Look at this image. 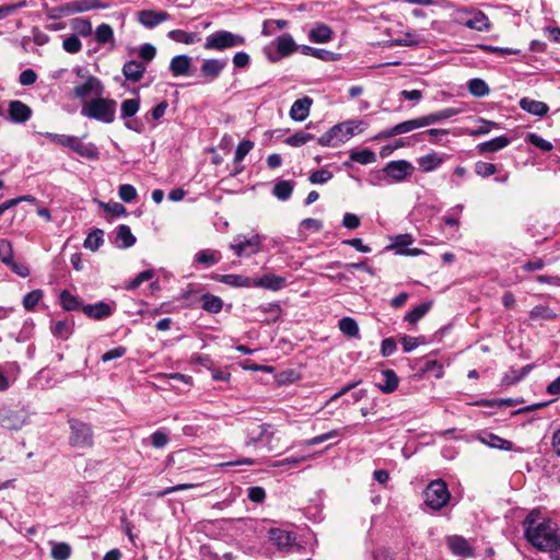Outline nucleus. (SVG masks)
<instances>
[{
    "mask_svg": "<svg viewBox=\"0 0 560 560\" xmlns=\"http://www.w3.org/2000/svg\"><path fill=\"white\" fill-rule=\"evenodd\" d=\"M122 74L131 82H138L145 72V65L138 60H129L122 67Z\"/></svg>",
    "mask_w": 560,
    "mask_h": 560,
    "instance_id": "nucleus-25",
    "label": "nucleus"
},
{
    "mask_svg": "<svg viewBox=\"0 0 560 560\" xmlns=\"http://www.w3.org/2000/svg\"><path fill=\"white\" fill-rule=\"evenodd\" d=\"M533 370V364H527L520 370L511 369L503 377L505 385H512L523 380Z\"/></svg>",
    "mask_w": 560,
    "mask_h": 560,
    "instance_id": "nucleus-40",
    "label": "nucleus"
},
{
    "mask_svg": "<svg viewBox=\"0 0 560 560\" xmlns=\"http://www.w3.org/2000/svg\"><path fill=\"white\" fill-rule=\"evenodd\" d=\"M340 435V430H331L327 433H324V434H320V435H316L310 440H306L303 442V445L305 446H314V445H318L325 441H328L332 438H337Z\"/></svg>",
    "mask_w": 560,
    "mask_h": 560,
    "instance_id": "nucleus-58",
    "label": "nucleus"
},
{
    "mask_svg": "<svg viewBox=\"0 0 560 560\" xmlns=\"http://www.w3.org/2000/svg\"><path fill=\"white\" fill-rule=\"evenodd\" d=\"M350 159L362 165H368L376 161V154L370 149H363L360 151H351Z\"/></svg>",
    "mask_w": 560,
    "mask_h": 560,
    "instance_id": "nucleus-42",
    "label": "nucleus"
},
{
    "mask_svg": "<svg viewBox=\"0 0 560 560\" xmlns=\"http://www.w3.org/2000/svg\"><path fill=\"white\" fill-rule=\"evenodd\" d=\"M202 308L209 313L217 314L223 307V301L213 294L206 293L201 296Z\"/></svg>",
    "mask_w": 560,
    "mask_h": 560,
    "instance_id": "nucleus-38",
    "label": "nucleus"
},
{
    "mask_svg": "<svg viewBox=\"0 0 560 560\" xmlns=\"http://www.w3.org/2000/svg\"><path fill=\"white\" fill-rule=\"evenodd\" d=\"M270 540L279 548V549H288L292 547L295 542V535L291 532L283 530L280 528H272L269 530Z\"/></svg>",
    "mask_w": 560,
    "mask_h": 560,
    "instance_id": "nucleus-19",
    "label": "nucleus"
},
{
    "mask_svg": "<svg viewBox=\"0 0 560 560\" xmlns=\"http://www.w3.org/2000/svg\"><path fill=\"white\" fill-rule=\"evenodd\" d=\"M431 306V302L421 303L408 312L404 319L410 324H416L430 311Z\"/></svg>",
    "mask_w": 560,
    "mask_h": 560,
    "instance_id": "nucleus-39",
    "label": "nucleus"
},
{
    "mask_svg": "<svg viewBox=\"0 0 560 560\" xmlns=\"http://www.w3.org/2000/svg\"><path fill=\"white\" fill-rule=\"evenodd\" d=\"M276 50L273 51L272 46H266L264 52L269 61L277 62L280 59L292 55L296 49L298 45L290 34H282L275 39Z\"/></svg>",
    "mask_w": 560,
    "mask_h": 560,
    "instance_id": "nucleus-6",
    "label": "nucleus"
},
{
    "mask_svg": "<svg viewBox=\"0 0 560 560\" xmlns=\"http://www.w3.org/2000/svg\"><path fill=\"white\" fill-rule=\"evenodd\" d=\"M104 92L103 83L96 77H89L83 83L78 84L73 89V94L81 100L86 98L89 95L94 94L101 96Z\"/></svg>",
    "mask_w": 560,
    "mask_h": 560,
    "instance_id": "nucleus-11",
    "label": "nucleus"
},
{
    "mask_svg": "<svg viewBox=\"0 0 560 560\" xmlns=\"http://www.w3.org/2000/svg\"><path fill=\"white\" fill-rule=\"evenodd\" d=\"M246 445H253L258 442L269 444L273 436L272 427L267 423L252 422L246 427Z\"/></svg>",
    "mask_w": 560,
    "mask_h": 560,
    "instance_id": "nucleus-9",
    "label": "nucleus"
},
{
    "mask_svg": "<svg viewBox=\"0 0 560 560\" xmlns=\"http://www.w3.org/2000/svg\"><path fill=\"white\" fill-rule=\"evenodd\" d=\"M60 303L66 311H77L81 306L79 299L67 290L60 293Z\"/></svg>",
    "mask_w": 560,
    "mask_h": 560,
    "instance_id": "nucleus-50",
    "label": "nucleus"
},
{
    "mask_svg": "<svg viewBox=\"0 0 560 560\" xmlns=\"http://www.w3.org/2000/svg\"><path fill=\"white\" fill-rule=\"evenodd\" d=\"M95 39L98 44H107L114 42V31L109 24L103 23L95 30Z\"/></svg>",
    "mask_w": 560,
    "mask_h": 560,
    "instance_id": "nucleus-45",
    "label": "nucleus"
},
{
    "mask_svg": "<svg viewBox=\"0 0 560 560\" xmlns=\"http://www.w3.org/2000/svg\"><path fill=\"white\" fill-rule=\"evenodd\" d=\"M334 35L332 30L326 24H316L308 32V39L312 43L325 44L331 40Z\"/></svg>",
    "mask_w": 560,
    "mask_h": 560,
    "instance_id": "nucleus-27",
    "label": "nucleus"
},
{
    "mask_svg": "<svg viewBox=\"0 0 560 560\" xmlns=\"http://www.w3.org/2000/svg\"><path fill=\"white\" fill-rule=\"evenodd\" d=\"M70 25L72 30L82 37H88L92 34V24L88 19H72Z\"/></svg>",
    "mask_w": 560,
    "mask_h": 560,
    "instance_id": "nucleus-44",
    "label": "nucleus"
},
{
    "mask_svg": "<svg viewBox=\"0 0 560 560\" xmlns=\"http://www.w3.org/2000/svg\"><path fill=\"white\" fill-rule=\"evenodd\" d=\"M524 536L535 549L549 553L551 559L560 560V534L558 524L532 511L523 522Z\"/></svg>",
    "mask_w": 560,
    "mask_h": 560,
    "instance_id": "nucleus-1",
    "label": "nucleus"
},
{
    "mask_svg": "<svg viewBox=\"0 0 560 560\" xmlns=\"http://www.w3.org/2000/svg\"><path fill=\"white\" fill-rule=\"evenodd\" d=\"M221 258L222 255L219 250L207 248L196 253L194 261L205 267H211L217 265Z\"/></svg>",
    "mask_w": 560,
    "mask_h": 560,
    "instance_id": "nucleus-29",
    "label": "nucleus"
},
{
    "mask_svg": "<svg viewBox=\"0 0 560 560\" xmlns=\"http://www.w3.org/2000/svg\"><path fill=\"white\" fill-rule=\"evenodd\" d=\"M332 178V173L328 170H318L310 175L312 184H325Z\"/></svg>",
    "mask_w": 560,
    "mask_h": 560,
    "instance_id": "nucleus-63",
    "label": "nucleus"
},
{
    "mask_svg": "<svg viewBox=\"0 0 560 560\" xmlns=\"http://www.w3.org/2000/svg\"><path fill=\"white\" fill-rule=\"evenodd\" d=\"M422 127H427L423 116L397 124L394 126V131L402 135Z\"/></svg>",
    "mask_w": 560,
    "mask_h": 560,
    "instance_id": "nucleus-36",
    "label": "nucleus"
},
{
    "mask_svg": "<svg viewBox=\"0 0 560 560\" xmlns=\"http://www.w3.org/2000/svg\"><path fill=\"white\" fill-rule=\"evenodd\" d=\"M463 210V205H456L446 211V213L441 218V221L447 226L458 229Z\"/></svg>",
    "mask_w": 560,
    "mask_h": 560,
    "instance_id": "nucleus-34",
    "label": "nucleus"
},
{
    "mask_svg": "<svg viewBox=\"0 0 560 560\" xmlns=\"http://www.w3.org/2000/svg\"><path fill=\"white\" fill-rule=\"evenodd\" d=\"M9 118L15 124H23L32 116V109L21 101H11L8 108Z\"/></svg>",
    "mask_w": 560,
    "mask_h": 560,
    "instance_id": "nucleus-15",
    "label": "nucleus"
},
{
    "mask_svg": "<svg viewBox=\"0 0 560 560\" xmlns=\"http://www.w3.org/2000/svg\"><path fill=\"white\" fill-rule=\"evenodd\" d=\"M136 237L128 225L121 224L116 231V244L118 248H129L135 245Z\"/></svg>",
    "mask_w": 560,
    "mask_h": 560,
    "instance_id": "nucleus-30",
    "label": "nucleus"
},
{
    "mask_svg": "<svg viewBox=\"0 0 560 560\" xmlns=\"http://www.w3.org/2000/svg\"><path fill=\"white\" fill-rule=\"evenodd\" d=\"M312 100L308 96L296 100L290 108V117L295 121H303L310 115Z\"/></svg>",
    "mask_w": 560,
    "mask_h": 560,
    "instance_id": "nucleus-23",
    "label": "nucleus"
},
{
    "mask_svg": "<svg viewBox=\"0 0 560 560\" xmlns=\"http://www.w3.org/2000/svg\"><path fill=\"white\" fill-rule=\"evenodd\" d=\"M69 143L70 144L68 145V148L78 153L80 156L91 161H96L100 159V151L94 143H85L75 136L71 137Z\"/></svg>",
    "mask_w": 560,
    "mask_h": 560,
    "instance_id": "nucleus-12",
    "label": "nucleus"
},
{
    "mask_svg": "<svg viewBox=\"0 0 560 560\" xmlns=\"http://www.w3.org/2000/svg\"><path fill=\"white\" fill-rule=\"evenodd\" d=\"M459 113L456 108H444L442 110H439L436 113H432L429 115L423 116L425 125L430 126L436 122H440L442 120H446Z\"/></svg>",
    "mask_w": 560,
    "mask_h": 560,
    "instance_id": "nucleus-37",
    "label": "nucleus"
},
{
    "mask_svg": "<svg viewBox=\"0 0 560 560\" xmlns=\"http://www.w3.org/2000/svg\"><path fill=\"white\" fill-rule=\"evenodd\" d=\"M420 44V38L415 33H406L404 37L393 39L392 45L394 46H406L412 47Z\"/></svg>",
    "mask_w": 560,
    "mask_h": 560,
    "instance_id": "nucleus-60",
    "label": "nucleus"
},
{
    "mask_svg": "<svg viewBox=\"0 0 560 560\" xmlns=\"http://www.w3.org/2000/svg\"><path fill=\"white\" fill-rule=\"evenodd\" d=\"M37 80V74L33 69H25L20 73L19 82L23 86H30Z\"/></svg>",
    "mask_w": 560,
    "mask_h": 560,
    "instance_id": "nucleus-64",
    "label": "nucleus"
},
{
    "mask_svg": "<svg viewBox=\"0 0 560 560\" xmlns=\"http://www.w3.org/2000/svg\"><path fill=\"white\" fill-rule=\"evenodd\" d=\"M444 162V156L436 152L422 155L418 159V165L421 172L429 173L438 170Z\"/></svg>",
    "mask_w": 560,
    "mask_h": 560,
    "instance_id": "nucleus-24",
    "label": "nucleus"
},
{
    "mask_svg": "<svg viewBox=\"0 0 560 560\" xmlns=\"http://www.w3.org/2000/svg\"><path fill=\"white\" fill-rule=\"evenodd\" d=\"M0 422L4 429L16 431L24 425L25 420L19 412L8 411L1 417Z\"/></svg>",
    "mask_w": 560,
    "mask_h": 560,
    "instance_id": "nucleus-32",
    "label": "nucleus"
},
{
    "mask_svg": "<svg viewBox=\"0 0 560 560\" xmlns=\"http://www.w3.org/2000/svg\"><path fill=\"white\" fill-rule=\"evenodd\" d=\"M412 243H413V238L411 235L400 234L394 238V241L390 245V248L395 249L396 254H399V255L417 256L421 253L419 249L408 248Z\"/></svg>",
    "mask_w": 560,
    "mask_h": 560,
    "instance_id": "nucleus-21",
    "label": "nucleus"
},
{
    "mask_svg": "<svg viewBox=\"0 0 560 560\" xmlns=\"http://www.w3.org/2000/svg\"><path fill=\"white\" fill-rule=\"evenodd\" d=\"M253 148H254L253 141H250V140L241 141L236 147L234 161L236 163L242 162Z\"/></svg>",
    "mask_w": 560,
    "mask_h": 560,
    "instance_id": "nucleus-56",
    "label": "nucleus"
},
{
    "mask_svg": "<svg viewBox=\"0 0 560 560\" xmlns=\"http://www.w3.org/2000/svg\"><path fill=\"white\" fill-rule=\"evenodd\" d=\"M45 12H46L47 18L50 19V20H58V19H61L63 16L71 15L69 2L62 3V4L57 5V7H51V8L46 5L45 7Z\"/></svg>",
    "mask_w": 560,
    "mask_h": 560,
    "instance_id": "nucleus-48",
    "label": "nucleus"
},
{
    "mask_svg": "<svg viewBox=\"0 0 560 560\" xmlns=\"http://www.w3.org/2000/svg\"><path fill=\"white\" fill-rule=\"evenodd\" d=\"M73 332L72 320H58L51 326V334L62 340H67Z\"/></svg>",
    "mask_w": 560,
    "mask_h": 560,
    "instance_id": "nucleus-35",
    "label": "nucleus"
},
{
    "mask_svg": "<svg viewBox=\"0 0 560 560\" xmlns=\"http://www.w3.org/2000/svg\"><path fill=\"white\" fill-rule=\"evenodd\" d=\"M398 376L393 370L382 371V378L376 383L377 388L385 393L390 394L398 387Z\"/></svg>",
    "mask_w": 560,
    "mask_h": 560,
    "instance_id": "nucleus-28",
    "label": "nucleus"
},
{
    "mask_svg": "<svg viewBox=\"0 0 560 560\" xmlns=\"http://www.w3.org/2000/svg\"><path fill=\"white\" fill-rule=\"evenodd\" d=\"M245 38L240 34H234L230 31L220 30L206 37L203 44L207 50H224L233 47L245 45Z\"/></svg>",
    "mask_w": 560,
    "mask_h": 560,
    "instance_id": "nucleus-4",
    "label": "nucleus"
},
{
    "mask_svg": "<svg viewBox=\"0 0 560 560\" xmlns=\"http://www.w3.org/2000/svg\"><path fill=\"white\" fill-rule=\"evenodd\" d=\"M104 232L100 229H95L92 231L84 241V247L91 250H97L100 246L103 244Z\"/></svg>",
    "mask_w": 560,
    "mask_h": 560,
    "instance_id": "nucleus-49",
    "label": "nucleus"
},
{
    "mask_svg": "<svg viewBox=\"0 0 560 560\" xmlns=\"http://www.w3.org/2000/svg\"><path fill=\"white\" fill-rule=\"evenodd\" d=\"M13 256L11 242L8 240H0V261L8 266L13 260Z\"/></svg>",
    "mask_w": 560,
    "mask_h": 560,
    "instance_id": "nucleus-55",
    "label": "nucleus"
},
{
    "mask_svg": "<svg viewBox=\"0 0 560 560\" xmlns=\"http://www.w3.org/2000/svg\"><path fill=\"white\" fill-rule=\"evenodd\" d=\"M116 107V101L97 96L82 106L81 115L90 119L110 124L115 120Z\"/></svg>",
    "mask_w": 560,
    "mask_h": 560,
    "instance_id": "nucleus-3",
    "label": "nucleus"
},
{
    "mask_svg": "<svg viewBox=\"0 0 560 560\" xmlns=\"http://www.w3.org/2000/svg\"><path fill=\"white\" fill-rule=\"evenodd\" d=\"M192 63L188 55H177L170 62V71L174 77L188 75Z\"/></svg>",
    "mask_w": 560,
    "mask_h": 560,
    "instance_id": "nucleus-22",
    "label": "nucleus"
},
{
    "mask_svg": "<svg viewBox=\"0 0 560 560\" xmlns=\"http://www.w3.org/2000/svg\"><path fill=\"white\" fill-rule=\"evenodd\" d=\"M82 311L88 317L100 320L109 317L114 308L106 302H97L84 305Z\"/></svg>",
    "mask_w": 560,
    "mask_h": 560,
    "instance_id": "nucleus-17",
    "label": "nucleus"
},
{
    "mask_svg": "<svg viewBox=\"0 0 560 560\" xmlns=\"http://www.w3.org/2000/svg\"><path fill=\"white\" fill-rule=\"evenodd\" d=\"M167 37L176 43L186 45L195 44L201 39L197 33H188L183 30H172L167 33Z\"/></svg>",
    "mask_w": 560,
    "mask_h": 560,
    "instance_id": "nucleus-33",
    "label": "nucleus"
},
{
    "mask_svg": "<svg viewBox=\"0 0 560 560\" xmlns=\"http://www.w3.org/2000/svg\"><path fill=\"white\" fill-rule=\"evenodd\" d=\"M529 316L532 319H552L555 318L553 312L544 305H537L535 306L530 313Z\"/></svg>",
    "mask_w": 560,
    "mask_h": 560,
    "instance_id": "nucleus-59",
    "label": "nucleus"
},
{
    "mask_svg": "<svg viewBox=\"0 0 560 560\" xmlns=\"http://www.w3.org/2000/svg\"><path fill=\"white\" fill-rule=\"evenodd\" d=\"M43 291L39 290V289H36V290H33L31 292H28L24 298H23V306L26 311H33L35 308V306L38 304V302L42 300L43 298Z\"/></svg>",
    "mask_w": 560,
    "mask_h": 560,
    "instance_id": "nucleus-54",
    "label": "nucleus"
},
{
    "mask_svg": "<svg viewBox=\"0 0 560 560\" xmlns=\"http://www.w3.org/2000/svg\"><path fill=\"white\" fill-rule=\"evenodd\" d=\"M219 282L233 288H250L254 287V278L242 276V275H217L213 277Z\"/></svg>",
    "mask_w": 560,
    "mask_h": 560,
    "instance_id": "nucleus-18",
    "label": "nucleus"
},
{
    "mask_svg": "<svg viewBox=\"0 0 560 560\" xmlns=\"http://www.w3.org/2000/svg\"><path fill=\"white\" fill-rule=\"evenodd\" d=\"M170 18L171 15L166 11L142 10L137 13L138 22L147 28H153Z\"/></svg>",
    "mask_w": 560,
    "mask_h": 560,
    "instance_id": "nucleus-13",
    "label": "nucleus"
},
{
    "mask_svg": "<svg viewBox=\"0 0 560 560\" xmlns=\"http://www.w3.org/2000/svg\"><path fill=\"white\" fill-rule=\"evenodd\" d=\"M446 545L454 556L468 558L474 556L472 547L468 540L459 535H452L446 537Z\"/></svg>",
    "mask_w": 560,
    "mask_h": 560,
    "instance_id": "nucleus-14",
    "label": "nucleus"
},
{
    "mask_svg": "<svg viewBox=\"0 0 560 560\" xmlns=\"http://www.w3.org/2000/svg\"><path fill=\"white\" fill-rule=\"evenodd\" d=\"M62 48L69 54H77L81 50L82 44L77 36L72 35L63 39Z\"/></svg>",
    "mask_w": 560,
    "mask_h": 560,
    "instance_id": "nucleus-62",
    "label": "nucleus"
},
{
    "mask_svg": "<svg viewBox=\"0 0 560 560\" xmlns=\"http://www.w3.org/2000/svg\"><path fill=\"white\" fill-rule=\"evenodd\" d=\"M423 495L424 503L434 511L445 506L451 498L447 486L442 479L431 481L427 486Z\"/></svg>",
    "mask_w": 560,
    "mask_h": 560,
    "instance_id": "nucleus-5",
    "label": "nucleus"
},
{
    "mask_svg": "<svg viewBox=\"0 0 560 560\" xmlns=\"http://www.w3.org/2000/svg\"><path fill=\"white\" fill-rule=\"evenodd\" d=\"M71 15L83 13L90 10L106 9L108 5L101 0H74L69 2Z\"/></svg>",
    "mask_w": 560,
    "mask_h": 560,
    "instance_id": "nucleus-26",
    "label": "nucleus"
},
{
    "mask_svg": "<svg viewBox=\"0 0 560 560\" xmlns=\"http://www.w3.org/2000/svg\"><path fill=\"white\" fill-rule=\"evenodd\" d=\"M365 128L366 124L363 120H346L328 129L317 139V143L322 147L336 148L347 142L354 135L361 133Z\"/></svg>",
    "mask_w": 560,
    "mask_h": 560,
    "instance_id": "nucleus-2",
    "label": "nucleus"
},
{
    "mask_svg": "<svg viewBox=\"0 0 560 560\" xmlns=\"http://www.w3.org/2000/svg\"><path fill=\"white\" fill-rule=\"evenodd\" d=\"M338 327L340 331L348 337L359 336L358 323L351 317H343L339 320Z\"/></svg>",
    "mask_w": 560,
    "mask_h": 560,
    "instance_id": "nucleus-46",
    "label": "nucleus"
},
{
    "mask_svg": "<svg viewBox=\"0 0 560 560\" xmlns=\"http://www.w3.org/2000/svg\"><path fill=\"white\" fill-rule=\"evenodd\" d=\"M468 88L469 92L475 96H483L489 91L487 83L480 79H471Z\"/></svg>",
    "mask_w": 560,
    "mask_h": 560,
    "instance_id": "nucleus-57",
    "label": "nucleus"
},
{
    "mask_svg": "<svg viewBox=\"0 0 560 560\" xmlns=\"http://www.w3.org/2000/svg\"><path fill=\"white\" fill-rule=\"evenodd\" d=\"M226 65H228L226 59H215V58L205 59L201 65L200 71H201V74L206 79L212 81V80H215L221 74V72L224 70Z\"/></svg>",
    "mask_w": 560,
    "mask_h": 560,
    "instance_id": "nucleus-16",
    "label": "nucleus"
},
{
    "mask_svg": "<svg viewBox=\"0 0 560 560\" xmlns=\"http://www.w3.org/2000/svg\"><path fill=\"white\" fill-rule=\"evenodd\" d=\"M140 108V101L138 98H128L121 103L120 118L127 119L135 116Z\"/></svg>",
    "mask_w": 560,
    "mask_h": 560,
    "instance_id": "nucleus-47",
    "label": "nucleus"
},
{
    "mask_svg": "<svg viewBox=\"0 0 560 560\" xmlns=\"http://www.w3.org/2000/svg\"><path fill=\"white\" fill-rule=\"evenodd\" d=\"M50 555L54 560H68L71 556V547L67 542H51Z\"/></svg>",
    "mask_w": 560,
    "mask_h": 560,
    "instance_id": "nucleus-43",
    "label": "nucleus"
},
{
    "mask_svg": "<svg viewBox=\"0 0 560 560\" xmlns=\"http://www.w3.org/2000/svg\"><path fill=\"white\" fill-rule=\"evenodd\" d=\"M526 141L545 152L551 151L553 148L550 141L534 132L527 133Z\"/></svg>",
    "mask_w": 560,
    "mask_h": 560,
    "instance_id": "nucleus-53",
    "label": "nucleus"
},
{
    "mask_svg": "<svg viewBox=\"0 0 560 560\" xmlns=\"http://www.w3.org/2000/svg\"><path fill=\"white\" fill-rule=\"evenodd\" d=\"M413 166L406 160L392 161L384 167L385 174L395 182H402L411 175Z\"/></svg>",
    "mask_w": 560,
    "mask_h": 560,
    "instance_id": "nucleus-10",
    "label": "nucleus"
},
{
    "mask_svg": "<svg viewBox=\"0 0 560 560\" xmlns=\"http://www.w3.org/2000/svg\"><path fill=\"white\" fill-rule=\"evenodd\" d=\"M119 198L125 202H131L137 198V190L130 184H124L118 189Z\"/></svg>",
    "mask_w": 560,
    "mask_h": 560,
    "instance_id": "nucleus-61",
    "label": "nucleus"
},
{
    "mask_svg": "<svg viewBox=\"0 0 560 560\" xmlns=\"http://www.w3.org/2000/svg\"><path fill=\"white\" fill-rule=\"evenodd\" d=\"M287 279L273 273H266L261 278L254 279V287L278 291L285 287Z\"/></svg>",
    "mask_w": 560,
    "mask_h": 560,
    "instance_id": "nucleus-20",
    "label": "nucleus"
},
{
    "mask_svg": "<svg viewBox=\"0 0 560 560\" xmlns=\"http://www.w3.org/2000/svg\"><path fill=\"white\" fill-rule=\"evenodd\" d=\"M71 434L69 443L74 447H90L93 444V434L89 424L79 420L71 419L69 421Z\"/></svg>",
    "mask_w": 560,
    "mask_h": 560,
    "instance_id": "nucleus-8",
    "label": "nucleus"
},
{
    "mask_svg": "<svg viewBox=\"0 0 560 560\" xmlns=\"http://www.w3.org/2000/svg\"><path fill=\"white\" fill-rule=\"evenodd\" d=\"M19 371V366L14 362H8L3 365H0V390H5L10 386V381L8 380V373H14Z\"/></svg>",
    "mask_w": 560,
    "mask_h": 560,
    "instance_id": "nucleus-51",
    "label": "nucleus"
},
{
    "mask_svg": "<svg viewBox=\"0 0 560 560\" xmlns=\"http://www.w3.org/2000/svg\"><path fill=\"white\" fill-rule=\"evenodd\" d=\"M520 106L523 110L536 115L544 116L547 114L549 107L546 103L524 97L520 101Z\"/></svg>",
    "mask_w": 560,
    "mask_h": 560,
    "instance_id": "nucleus-31",
    "label": "nucleus"
},
{
    "mask_svg": "<svg viewBox=\"0 0 560 560\" xmlns=\"http://www.w3.org/2000/svg\"><path fill=\"white\" fill-rule=\"evenodd\" d=\"M264 237L253 234L250 237L237 235L230 244V248L237 257L252 256L260 252Z\"/></svg>",
    "mask_w": 560,
    "mask_h": 560,
    "instance_id": "nucleus-7",
    "label": "nucleus"
},
{
    "mask_svg": "<svg viewBox=\"0 0 560 560\" xmlns=\"http://www.w3.org/2000/svg\"><path fill=\"white\" fill-rule=\"evenodd\" d=\"M294 185L290 180H279L275 184L272 194L279 200H288L293 191Z\"/></svg>",
    "mask_w": 560,
    "mask_h": 560,
    "instance_id": "nucleus-41",
    "label": "nucleus"
},
{
    "mask_svg": "<svg viewBox=\"0 0 560 560\" xmlns=\"http://www.w3.org/2000/svg\"><path fill=\"white\" fill-rule=\"evenodd\" d=\"M313 138H314V136L312 133L299 131V132L288 137L284 140V142L290 147L299 148V147L304 145L308 141H311Z\"/></svg>",
    "mask_w": 560,
    "mask_h": 560,
    "instance_id": "nucleus-52",
    "label": "nucleus"
}]
</instances>
